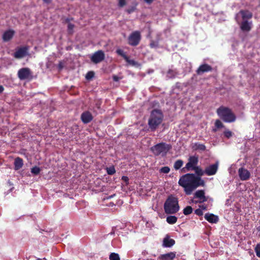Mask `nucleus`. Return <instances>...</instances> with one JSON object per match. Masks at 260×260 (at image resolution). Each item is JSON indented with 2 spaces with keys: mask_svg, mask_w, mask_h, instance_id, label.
<instances>
[{
  "mask_svg": "<svg viewBox=\"0 0 260 260\" xmlns=\"http://www.w3.org/2000/svg\"><path fill=\"white\" fill-rule=\"evenodd\" d=\"M178 184L184 188L186 194L190 195L198 187L204 186L205 182L194 174L187 173L180 178Z\"/></svg>",
  "mask_w": 260,
  "mask_h": 260,
  "instance_id": "obj_1",
  "label": "nucleus"
},
{
  "mask_svg": "<svg viewBox=\"0 0 260 260\" xmlns=\"http://www.w3.org/2000/svg\"><path fill=\"white\" fill-rule=\"evenodd\" d=\"M163 119L164 114L161 110L156 109L152 110L148 121L150 131L154 132L161 124Z\"/></svg>",
  "mask_w": 260,
  "mask_h": 260,
  "instance_id": "obj_2",
  "label": "nucleus"
},
{
  "mask_svg": "<svg viewBox=\"0 0 260 260\" xmlns=\"http://www.w3.org/2000/svg\"><path fill=\"white\" fill-rule=\"evenodd\" d=\"M164 210L167 214H173L179 210L178 199L173 195L169 196L164 204Z\"/></svg>",
  "mask_w": 260,
  "mask_h": 260,
  "instance_id": "obj_3",
  "label": "nucleus"
},
{
  "mask_svg": "<svg viewBox=\"0 0 260 260\" xmlns=\"http://www.w3.org/2000/svg\"><path fill=\"white\" fill-rule=\"evenodd\" d=\"M216 113L218 116L225 122L232 123L236 119L235 114L228 107L221 106L217 109Z\"/></svg>",
  "mask_w": 260,
  "mask_h": 260,
  "instance_id": "obj_4",
  "label": "nucleus"
},
{
  "mask_svg": "<svg viewBox=\"0 0 260 260\" xmlns=\"http://www.w3.org/2000/svg\"><path fill=\"white\" fill-rule=\"evenodd\" d=\"M171 149V145L165 142H161L151 147L150 150L154 155L158 156L161 155L164 156H165Z\"/></svg>",
  "mask_w": 260,
  "mask_h": 260,
  "instance_id": "obj_5",
  "label": "nucleus"
},
{
  "mask_svg": "<svg viewBox=\"0 0 260 260\" xmlns=\"http://www.w3.org/2000/svg\"><path fill=\"white\" fill-rule=\"evenodd\" d=\"M141 39V33L139 31H133L128 38V43L132 46H137Z\"/></svg>",
  "mask_w": 260,
  "mask_h": 260,
  "instance_id": "obj_6",
  "label": "nucleus"
},
{
  "mask_svg": "<svg viewBox=\"0 0 260 260\" xmlns=\"http://www.w3.org/2000/svg\"><path fill=\"white\" fill-rule=\"evenodd\" d=\"M193 200L192 201L194 204L203 203L207 201V198L205 196V192L204 190H198L196 191L193 195Z\"/></svg>",
  "mask_w": 260,
  "mask_h": 260,
  "instance_id": "obj_7",
  "label": "nucleus"
},
{
  "mask_svg": "<svg viewBox=\"0 0 260 260\" xmlns=\"http://www.w3.org/2000/svg\"><path fill=\"white\" fill-rule=\"evenodd\" d=\"M18 77L21 80L29 79L32 78V73L30 69L28 68H23L20 69L17 73Z\"/></svg>",
  "mask_w": 260,
  "mask_h": 260,
  "instance_id": "obj_8",
  "label": "nucleus"
},
{
  "mask_svg": "<svg viewBox=\"0 0 260 260\" xmlns=\"http://www.w3.org/2000/svg\"><path fill=\"white\" fill-rule=\"evenodd\" d=\"M28 50L29 47L27 46L19 48L14 52V57L17 59L22 58L28 54Z\"/></svg>",
  "mask_w": 260,
  "mask_h": 260,
  "instance_id": "obj_9",
  "label": "nucleus"
},
{
  "mask_svg": "<svg viewBox=\"0 0 260 260\" xmlns=\"http://www.w3.org/2000/svg\"><path fill=\"white\" fill-rule=\"evenodd\" d=\"M105 53L102 50H98L94 52L91 57V60L94 63L101 62L105 59Z\"/></svg>",
  "mask_w": 260,
  "mask_h": 260,
  "instance_id": "obj_10",
  "label": "nucleus"
},
{
  "mask_svg": "<svg viewBox=\"0 0 260 260\" xmlns=\"http://www.w3.org/2000/svg\"><path fill=\"white\" fill-rule=\"evenodd\" d=\"M116 52L117 54L121 57H122L124 60L130 65L133 66H137L138 63L133 59H130L129 57L126 55L124 51L121 49H118L116 50Z\"/></svg>",
  "mask_w": 260,
  "mask_h": 260,
  "instance_id": "obj_11",
  "label": "nucleus"
},
{
  "mask_svg": "<svg viewBox=\"0 0 260 260\" xmlns=\"http://www.w3.org/2000/svg\"><path fill=\"white\" fill-rule=\"evenodd\" d=\"M199 161L198 157L191 156L188 158V162L185 165V168L187 171L191 170L193 168L197 167Z\"/></svg>",
  "mask_w": 260,
  "mask_h": 260,
  "instance_id": "obj_12",
  "label": "nucleus"
},
{
  "mask_svg": "<svg viewBox=\"0 0 260 260\" xmlns=\"http://www.w3.org/2000/svg\"><path fill=\"white\" fill-rule=\"evenodd\" d=\"M218 162H216L214 164L210 165L206 167L205 169V174L208 176H211L215 175L218 169Z\"/></svg>",
  "mask_w": 260,
  "mask_h": 260,
  "instance_id": "obj_13",
  "label": "nucleus"
},
{
  "mask_svg": "<svg viewBox=\"0 0 260 260\" xmlns=\"http://www.w3.org/2000/svg\"><path fill=\"white\" fill-rule=\"evenodd\" d=\"M240 28L243 32H249L251 30L252 26V21H242L240 24Z\"/></svg>",
  "mask_w": 260,
  "mask_h": 260,
  "instance_id": "obj_14",
  "label": "nucleus"
},
{
  "mask_svg": "<svg viewBox=\"0 0 260 260\" xmlns=\"http://www.w3.org/2000/svg\"><path fill=\"white\" fill-rule=\"evenodd\" d=\"M238 174L240 179L242 181L248 180L250 177V173L247 169L240 168L238 170Z\"/></svg>",
  "mask_w": 260,
  "mask_h": 260,
  "instance_id": "obj_15",
  "label": "nucleus"
},
{
  "mask_svg": "<svg viewBox=\"0 0 260 260\" xmlns=\"http://www.w3.org/2000/svg\"><path fill=\"white\" fill-rule=\"evenodd\" d=\"M81 119L83 123L87 124L92 120L93 116L90 112L86 111L81 114Z\"/></svg>",
  "mask_w": 260,
  "mask_h": 260,
  "instance_id": "obj_16",
  "label": "nucleus"
},
{
  "mask_svg": "<svg viewBox=\"0 0 260 260\" xmlns=\"http://www.w3.org/2000/svg\"><path fill=\"white\" fill-rule=\"evenodd\" d=\"M212 71V68L211 66L207 63L201 65L196 71L198 75H201L205 72H211Z\"/></svg>",
  "mask_w": 260,
  "mask_h": 260,
  "instance_id": "obj_17",
  "label": "nucleus"
},
{
  "mask_svg": "<svg viewBox=\"0 0 260 260\" xmlns=\"http://www.w3.org/2000/svg\"><path fill=\"white\" fill-rule=\"evenodd\" d=\"M239 14H241L242 21L249 20L252 17V13L248 10H241L239 12Z\"/></svg>",
  "mask_w": 260,
  "mask_h": 260,
  "instance_id": "obj_18",
  "label": "nucleus"
},
{
  "mask_svg": "<svg viewBox=\"0 0 260 260\" xmlns=\"http://www.w3.org/2000/svg\"><path fill=\"white\" fill-rule=\"evenodd\" d=\"M175 244V241L171 239L169 236L167 235L163 239L162 246L164 247H171Z\"/></svg>",
  "mask_w": 260,
  "mask_h": 260,
  "instance_id": "obj_19",
  "label": "nucleus"
},
{
  "mask_svg": "<svg viewBox=\"0 0 260 260\" xmlns=\"http://www.w3.org/2000/svg\"><path fill=\"white\" fill-rule=\"evenodd\" d=\"M204 217L210 223H216L218 221V216L212 213H207L205 214Z\"/></svg>",
  "mask_w": 260,
  "mask_h": 260,
  "instance_id": "obj_20",
  "label": "nucleus"
},
{
  "mask_svg": "<svg viewBox=\"0 0 260 260\" xmlns=\"http://www.w3.org/2000/svg\"><path fill=\"white\" fill-rule=\"evenodd\" d=\"M15 31L12 29H9L4 32L3 35V40L4 42H8L13 37Z\"/></svg>",
  "mask_w": 260,
  "mask_h": 260,
  "instance_id": "obj_21",
  "label": "nucleus"
},
{
  "mask_svg": "<svg viewBox=\"0 0 260 260\" xmlns=\"http://www.w3.org/2000/svg\"><path fill=\"white\" fill-rule=\"evenodd\" d=\"M176 255V252H170L166 254H161L159 256V258L160 260H173L175 258Z\"/></svg>",
  "mask_w": 260,
  "mask_h": 260,
  "instance_id": "obj_22",
  "label": "nucleus"
},
{
  "mask_svg": "<svg viewBox=\"0 0 260 260\" xmlns=\"http://www.w3.org/2000/svg\"><path fill=\"white\" fill-rule=\"evenodd\" d=\"M14 169L15 170H18L20 169L23 165V159L19 157H16L14 160Z\"/></svg>",
  "mask_w": 260,
  "mask_h": 260,
  "instance_id": "obj_23",
  "label": "nucleus"
},
{
  "mask_svg": "<svg viewBox=\"0 0 260 260\" xmlns=\"http://www.w3.org/2000/svg\"><path fill=\"white\" fill-rule=\"evenodd\" d=\"M138 5V3L136 1H133L132 3V6L126 9V12L128 14H131L133 13L137 9Z\"/></svg>",
  "mask_w": 260,
  "mask_h": 260,
  "instance_id": "obj_24",
  "label": "nucleus"
},
{
  "mask_svg": "<svg viewBox=\"0 0 260 260\" xmlns=\"http://www.w3.org/2000/svg\"><path fill=\"white\" fill-rule=\"evenodd\" d=\"M191 170H194L195 171L196 176H199L200 177H201V176L205 174V170L203 171L202 169L198 166L193 168Z\"/></svg>",
  "mask_w": 260,
  "mask_h": 260,
  "instance_id": "obj_25",
  "label": "nucleus"
},
{
  "mask_svg": "<svg viewBox=\"0 0 260 260\" xmlns=\"http://www.w3.org/2000/svg\"><path fill=\"white\" fill-rule=\"evenodd\" d=\"M177 75V72L171 69H170L168 71L167 73V77L169 79H173L176 77Z\"/></svg>",
  "mask_w": 260,
  "mask_h": 260,
  "instance_id": "obj_26",
  "label": "nucleus"
},
{
  "mask_svg": "<svg viewBox=\"0 0 260 260\" xmlns=\"http://www.w3.org/2000/svg\"><path fill=\"white\" fill-rule=\"evenodd\" d=\"M166 220L168 223L173 224L177 222V218L175 216L171 215L167 217Z\"/></svg>",
  "mask_w": 260,
  "mask_h": 260,
  "instance_id": "obj_27",
  "label": "nucleus"
},
{
  "mask_svg": "<svg viewBox=\"0 0 260 260\" xmlns=\"http://www.w3.org/2000/svg\"><path fill=\"white\" fill-rule=\"evenodd\" d=\"M183 164V161L181 159L176 160L174 165V168L176 170H178L181 168Z\"/></svg>",
  "mask_w": 260,
  "mask_h": 260,
  "instance_id": "obj_28",
  "label": "nucleus"
},
{
  "mask_svg": "<svg viewBox=\"0 0 260 260\" xmlns=\"http://www.w3.org/2000/svg\"><path fill=\"white\" fill-rule=\"evenodd\" d=\"M192 208L190 206H188L183 209V212L184 215H188L192 212Z\"/></svg>",
  "mask_w": 260,
  "mask_h": 260,
  "instance_id": "obj_29",
  "label": "nucleus"
},
{
  "mask_svg": "<svg viewBox=\"0 0 260 260\" xmlns=\"http://www.w3.org/2000/svg\"><path fill=\"white\" fill-rule=\"evenodd\" d=\"M110 260H120V257L118 253H111L109 255Z\"/></svg>",
  "mask_w": 260,
  "mask_h": 260,
  "instance_id": "obj_30",
  "label": "nucleus"
},
{
  "mask_svg": "<svg viewBox=\"0 0 260 260\" xmlns=\"http://www.w3.org/2000/svg\"><path fill=\"white\" fill-rule=\"evenodd\" d=\"M196 149L200 150L202 151H204L206 150V146L205 145L202 144H199V143H196Z\"/></svg>",
  "mask_w": 260,
  "mask_h": 260,
  "instance_id": "obj_31",
  "label": "nucleus"
},
{
  "mask_svg": "<svg viewBox=\"0 0 260 260\" xmlns=\"http://www.w3.org/2000/svg\"><path fill=\"white\" fill-rule=\"evenodd\" d=\"M41 171V170L39 167L35 166L31 169V173L34 175H38Z\"/></svg>",
  "mask_w": 260,
  "mask_h": 260,
  "instance_id": "obj_32",
  "label": "nucleus"
},
{
  "mask_svg": "<svg viewBox=\"0 0 260 260\" xmlns=\"http://www.w3.org/2000/svg\"><path fill=\"white\" fill-rule=\"evenodd\" d=\"M215 126L217 128H220L224 127V125L219 119L216 120L215 122Z\"/></svg>",
  "mask_w": 260,
  "mask_h": 260,
  "instance_id": "obj_33",
  "label": "nucleus"
},
{
  "mask_svg": "<svg viewBox=\"0 0 260 260\" xmlns=\"http://www.w3.org/2000/svg\"><path fill=\"white\" fill-rule=\"evenodd\" d=\"M75 27L74 24L69 23L68 25V31L69 34H72L73 33V29Z\"/></svg>",
  "mask_w": 260,
  "mask_h": 260,
  "instance_id": "obj_34",
  "label": "nucleus"
},
{
  "mask_svg": "<svg viewBox=\"0 0 260 260\" xmlns=\"http://www.w3.org/2000/svg\"><path fill=\"white\" fill-rule=\"evenodd\" d=\"M107 172L109 175H113L115 173L116 171L114 167H109L107 168Z\"/></svg>",
  "mask_w": 260,
  "mask_h": 260,
  "instance_id": "obj_35",
  "label": "nucleus"
},
{
  "mask_svg": "<svg viewBox=\"0 0 260 260\" xmlns=\"http://www.w3.org/2000/svg\"><path fill=\"white\" fill-rule=\"evenodd\" d=\"M94 76V73L93 71H89L86 75L85 78L87 80L91 79Z\"/></svg>",
  "mask_w": 260,
  "mask_h": 260,
  "instance_id": "obj_36",
  "label": "nucleus"
},
{
  "mask_svg": "<svg viewBox=\"0 0 260 260\" xmlns=\"http://www.w3.org/2000/svg\"><path fill=\"white\" fill-rule=\"evenodd\" d=\"M254 250L256 253V256L258 257H260V243H258L256 244L254 248Z\"/></svg>",
  "mask_w": 260,
  "mask_h": 260,
  "instance_id": "obj_37",
  "label": "nucleus"
},
{
  "mask_svg": "<svg viewBox=\"0 0 260 260\" xmlns=\"http://www.w3.org/2000/svg\"><path fill=\"white\" fill-rule=\"evenodd\" d=\"M170 171V169L169 167H164L160 169V172L167 174Z\"/></svg>",
  "mask_w": 260,
  "mask_h": 260,
  "instance_id": "obj_38",
  "label": "nucleus"
},
{
  "mask_svg": "<svg viewBox=\"0 0 260 260\" xmlns=\"http://www.w3.org/2000/svg\"><path fill=\"white\" fill-rule=\"evenodd\" d=\"M223 134L226 138L229 139L232 136L233 133L231 131L226 130L224 132Z\"/></svg>",
  "mask_w": 260,
  "mask_h": 260,
  "instance_id": "obj_39",
  "label": "nucleus"
},
{
  "mask_svg": "<svg viewBox=\"0 0 260 260\" xmlns=\"http://www.w3.org/2000/svg\"><path fill=\"white\" fill-rule=\"evenodd\" d=\"M194 213L199 216H202L203 215V211L200 208L196 209L194 211Z\"/></svg>",
  "mask_w": 260,
  "mask_h": 260,
  "instance_id": "obj_40",
  "label": "nucleus"
},
{
  "mask_svg": "<svg viewBox=\"0 0 260 260\" xmlns=\"http://www.w3.org/2000/svg\"><path fill=\"white\" fill-rule=\"evenodd\" d=\"M126 5V0H118V6L120 8L123 7Z\"/></svg>",
  "mask_w": 260,
  "mask_h": 260,
  "instance_id": "obj_41",
  "label": "nucleus"
},
{
  "mask_svg": "<svg viewBox=\"0 0 260 260\" xmlns=\"http://www.w3.org/2000/svg\"><path fill=\"white\" fill-rule=\"evenodd\" d=\"M199 208L201 209L202 210H207V206L205 204L201 205L199 206Z\"/></svg>",
  "mask_w": 260,
  "mask_h": 260,
  "instance_id": "obj_42",
  "label": "nucleus"
},
{
  "mask_svg": "<svg viewBox=\"0 0 260 260\" xmlns=\"http://www.w3.org/2000/svg\"><path fill=\"white\" fill-rule=\"evenodd\" d=\"M120 78L118 77L117 76L114 75L113 76V80L114 81L118 82L120 80Z\"/></svg>",
  "mask_w": 260,
  "mask_h": 260,
  "instance_id": "obj_43",
  "label": "nucleus"
},
{
  "mask_svg": "<svg viewBox=\"0 0 260 260\" xmlns=\"http://www.w3.org/2000/svg\"><path fill=\"white\" fill-rule=\"evenodd\" d=\"M144 1L147 4L150 5L153 3V0H144Z\"/></svg>",
  "mask_w": 260,
  "mask_h": 260,
  "instance_id": "obj_44",
  "label": "nucleus"
},
{
  "mask_svg": "<svg viewBox=\"0 0 260 260\" xmlns=\"http://www.w3.org/2000/svg\"><path fill=\"white\" fill-rule=\"evenodd\" d=\"M122 180L125 182H127L128 181V178L126 176H122Z\"/></svg>",
  "mask_w": 260,
  "mask_h": 260,
  "instance_id": "obj_45",
  "label": "nucleus"
},
{
  "mask_svg": "<svg viewBox=\"0 0 260 260\" xmlns=\"http://www.w3.org/2000/svg\"><path fill=\"white\" fill-rule=\"evenodd\" d=\"M52 0H43V2L46 4H50L52 2Z\"/></svg>",
  "mask_w": 260,
  "mask_h": 260,
  "instance_id": "obj_46",
  "label": "nucleus"
},
{
  "mask_svg": "<svg viewBox=\"0 0 260 260\" xmlns=\"http://www.w3.org/2000/svg\"><path fill=\"white\" fill-rule=\"evenodd\" d=\"M63 68V66L62 64V63L61 62H60L59 64H58V68L59 70H61Z\"/></svg>",
  "mask_w": 260,
  "mask_h": 260,
  "instance_id": "obj_47",
  "label": "nucleus"
},
{
  "mask_svg": "<svg viewBox=\"0 0 260 260\" xmlns=\"http://www.w3.org/2000/svg\"><path fill=\"white\" fill-rule=\"evenodd\" d=\"M4 90V88L2 85H0V93L3 92Z\"/></svg>",
  "mask_w": 260,
  "mask_h": 260,
  "instance_id": "obj_48",
  "label": "nucleus"
},
{
  "mask_svg": "<svg viewBox=\"0 0 260 260\" xmlns=\"http://www.w3.org/2000/svg\"><path fill=\"white\" fill-rule=\"evenodd\" d=\"M155 45H154V42H152L150 44V46L151 48H153L154 47Z\"/></svg>",
  "mask_w": 260,
  "mask_h": 260,
  "instance_id": "obj_49",
  "label": "nucleus"
},
{
  "mask_svg": "<svg viewBox=\"0 0 260 260\" xmlns=\"http://www.w3.org/2000/svg\"><path fill=\"white\" fill-rule=\"evenodd\" d=\"M70 21V19H69V18H67L66 19V22L68 23H69Z\"/></svg>",
  "mask_w": 260,
  "mask_h": 260,
  "instance_id": "obj_50",
  "label": "nucleus"
},
{
  "mask_svg": "<svg viewBox=\"0 0 260 260\" xmlns=\"http://www.w3.org/2000/svg\"><path fill=\"white\" fill-rule=\"evenodd\" d=\"M217 128L216 127L215 128H213V129H212V131H213V132H216L217 131Z\"/></svg>",
  "mask_w": 260,
  "mask_h": 260,
  "instance_id": "obj_51",
  "label": "nucleus"
},
{
  "mask_svg": "<svg viewBox=\"0 0 260 260\" xmlns=\"http://www.w3.org/2000/svg\"><path fill=\"white\" fill-rule=\"evenodd\" d=\"M31 260H34L33 258H31ZM34 260H40V258H36V259H35Z\"/></svg>",
  "mask_w": 260,
  "mask_h": 260,
  "instance_id": "obj_52",
  "label": "nucleus"
},
{
  "mask_svg": "<svg viewBox=\"0 0 260 260\" xmlns=\"http://www.w3.org/2000/svg\"><path fill=\"white\" fill-rule=\"evenodd\" d=\"M97 107H98V108H100V106L99 105H98Z\"/></svg>",
  "mask_w": 260,
  "mask_h": 260,
  "instance_id": "obj_53",
  "label": "nucleus"
}]
</instances>
